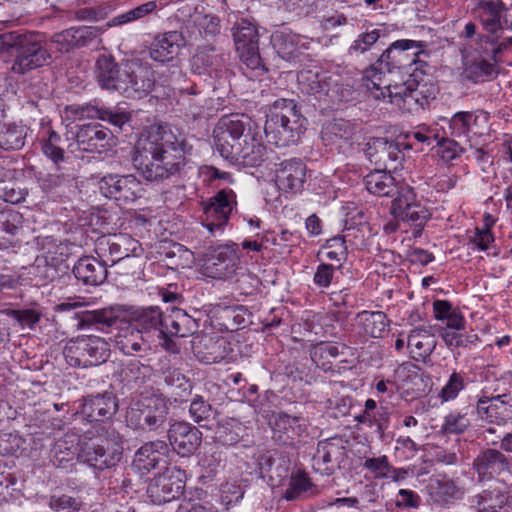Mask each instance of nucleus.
Wrapping results in <instances>:
<instances>
[{
  "label": "nucleus",
  "mask_w": 512,
  "mask_h": 512,
  "mask_svg": "<svg viewBox=\"0 0 512 512\" xmlns=\"http://www.w3.org/2000/svg\"><path fill=\"white\" fill-rule=\"evenodd\" d=\"M190 151L184 135L168 125H152L140 133L132 163L147 181L160 182L180 175Z\"/></svg>",
  "instance_id": "1"
},
{
  "label": "nucleus",
  "mask_w": 512,
  "mask_h": 512,
  "mask_svg": "<svg viewBox=\"0 0 512 512\" xmlns=\"http://www.w3.org/2000/svg\"><path fill=\"white\" fill-rule=\"evenodd\" d=\"M426 43L410 39H400L391 43L379 56L377 61L362 71L363 85L368 89L381 90L386 73L405 71L411 73L410 68L424 63L421 56L428 57L424 50Z\"/></svg>",
  "instance_id": "2"
},
{
  "label": "nucleus",
  "mask_w": 512,
  "mask_h": 512,
  "mask_svg": "<svg viewBox=\"0 0 512 512\" xmlns=\"http://www.w3.org/2000/svg\"><path fill=\"white\" fill-rule=\"evenodd\" d=\"M0 50L14 51L11 71L19 75L43 67L51 59L45 34L35 31H10L0 34Z\"/></svg>",
  "instance_id": "3"
},
{
  "label": "nucleus",
  "mask_w": 512,
  "mask_h": 512,
  "mask_svg": "<svg viewBox=\"0 0 512 512\" xmlns=\"http://www.w3.org/2000/svg\"><path fill=\"white\" fill-rule=\"evenodd\" d=\"M306 118L293 99H277L268 109L264 133L278 147L296 144L305 131Z\"/></svg>",
  "instance_id": "4"
},
{
  "label": "nucleus",
  "mask_w": 512,
  "mask_h": 512,
  "mask_svg": "<svg viewBox=\"0 0 512 512\" xmlns=\"http://www.w3.org/2000/svg\"><path fill=\"white\" fill-rule=\"evenodd\" d=\"M97 438L85 437L80 442L78 461L97 471L115 467L123 453V438L112 425L97 426Z\"/></svg>",
  "instance_id": "5"
},
{
  "label": "nucleus",
  "mask_w": 512,
  "mask_h": 512,
  "mask_svg": "<svg viewBox=\"0 0 512 512\" xmlns=\"http://www.w3.org/2000/svg\"><path fill=\"white\" fill-rule=\"evenodd\" d=\"M384 87L388 91L389 102L410 114L428 108L439 92L434 81L418 68L411 71L410 78L404 83Z\"/></svg>",
  "instance_id": "6"
},
{
  "label": "nucleus",
  "mask_w": 512,
  "mask_h": 512,
  "mask_svg": "<svg viewBox=\"0 0 512 512\" xmlns=\"http://www.w3.org/2000/svg\"><path fill=\"white\" fill-rule=\"evenodd\" d=\"M252 121L245 114H230L221 117L213 130L214 145L222 158L229 161L242 145Z\"/></svg>",
  "instance_id": "7"
},
{
  "label": "nucleus",
  "mask_w": 512,
  "mask_h": 512,
  "mask_svg": "<svg viewBox=\"0 0 512 512\" xmlns=\"http://www.w3.org/2000/svg\"><path fill=\"white\" fill-rule=\"evenodd\" d=\"M63 355L67 364L72 367L98 366L109 358L110 346L101 337H77L66 343Z\"/></svg>",
  "instance_id": "8"
},
{
  "label": "nucleus",
  "mask_w": 512,
  "mask_h": 512,
  "mask_svg": "<svg viewBox=\"0 0 512 512\" xmlns=\"http://www.w3.org/2000/svg\"><path fill=\"white\" fill-rule=\"evenodd\" d=\"M168 407L163 398L157 395L143 397L131 404L126 412L128 427L143 431H157L167 420Z\"/></svg>",
  "instance_id": "9"
},
{
  "label": "nucleus",
  "mask_w": 512,
  "mask_h": 512,
  "mask_svg": "<svg viewBox=\"0 0 512 512\" xmlns=\"http://www.w3.org/2000/svg\"><path fill=\"white\" fill-rule=\"evenodd\" d=\"M165 317L166 314L158 306L135 308L129 313V324L149 339V342L157 340L166 351L177 353V344L172 339H167L164 334Z\"/></svg>",
  "instance_id": "10"
},
{
  "label": "nucleus",
  "mask_w": 512,
  "mask_h": 512,
  "mask_svg": "<svg viewBox=\"0 0 512 512\" xmlns=\"http://www.w3.org/2000/svg\"><path fill=\"white\" fill-rule=\"evenodd\" d=\"M390 213L395 219L410 222L415 227V237L421 235L431 217L429 209L417 198L416 192L409 185L403 186L400 194L392 200Z\"/></svg>",
  "instance_id": "11"
},
{
  "label": "nucleus",
  "mask_w": 512,
  "mask_h": 512,
  "mask_svg": "<svg viewBox=\"0 0 512 512\" xmlns=\"http://www.w3.org/2000/svg\"><path fill=\"white\" fill-rule=\"evenodd\" d=\"M237 205L236 194L232 189H222L207 201L201 202L202 225L214 235L223 231L228 224L230 215Z\"/></svg>",
  "instance_id": "12"
},
{
  "label": "nucleus",
  "mask_w": 512,
  "mask_h": 512,
  "mask_svg": "<svg viewBox=\"0 0 512 512\" xmlns=\"http://www.w3.org/2000/svg\"><path fill=\"white\" fill-rule=\"evenodd\" d=\"M240 266L239 245L230 242L212 248L205 253L202 264L203 274L213 279H228Z\"/></svg>",
  "instance_id": "13"
},
{
  "label": "nucleus",
  "mask_w": 512,
  "mask_h": 512,
  "mask_svg": "<svg viewBox=\"0 0 512 512\" xmlns=\"http://www.w3.org/2000/svg\"><path fill=\"white\" fill-rule=\"evenodd\" d=\"M79 401L80 405L75 415L91 424L95 432L99 424L111 425L107 421L112 419L119 408L117 397L108 391L84 396Z\"/></svg>",
  "instance_id": "14"
},
{
  "label": "nucleus",
  "mask_w": 512,
  "mask_h": 512,
  "mask_svg": "<svg viewBox=\"0 0 512 512\" xmlns=\"http://www.w3.org/2000/svg\"><path fill=\"white\" fill-rule=\"evenodd\" d=\"M488 120L489 115L483 110L458 111L451 118H443L447 122L446 134L468 142L471 147L474 140L485 134Z\"/></svg>",
  "instance_id": "15"
},
{
  "label": "nucleus",
  "mask_w": 512,
  "mask_h": 512,
  "mask_svg": "<svg viewBox=\"0 0 512 512\" xmlns=\"http://www.w3.org/2000/svg\"><path fill=\"white\" fill-rule=\"evenodd\" d=\"M99 184L102 194L114 199L119 205L135 202L144 192L141 181L131 174H109L104 176Z\"/></svg>",
  "instance_id": "16"
},
{
  "label": "nucleus",
  "mask_w": 512,
  "mask_h": 512,
  "mask_svg": "<svg viewBox=\"0 0 512 512\" xmlns=\"http://www.w3.org/2000/svg\"><path fill=\"white\" fill-rule=\"evenodd\" d=\"M307 165L300 158L285 159L275 164L274 181L284 194L296 195L304 190L307 182Z\"/></svg>",
  "instance_id": "17"
},
{
  "label": "nucleus",
  "mask_w": 512,
  "mask_h": 512,
  "mask_svg": "<svg viewBox=\"0 0 512 512\" xmlns=\"http://www.w3.org/2000/svg\"><path fill=\"white\" fill-rule=\"evenodd\" d=\"M140 249L139 242L128 234L119 233L102 236L97 239L95 252L98 258L115 265L122 260H130Z\"/></svg>",
  "instance_id": "18"
},
{
  "label": "nucleus",
  "mask_w": 512,
  "mask_h": 512,
  "mask_svg": "<svg viewBox=\"0 0 512 512\" xmlns=\"http://www.w3.org/2000/svg\"><path fill=\"white\" fill-rule=\"evenodd\" d=\"M155 85L154 71L140 63L130 61L124 64L123 84L120 93L127 98H142L148 95Z\"/></svg>",
  "instance_id": "19"
},
{
  "label": "nucleus",
  "mask_w": 512,
  "mask_h": 512,
  "mask_svg": "<svg viewBox=\"0 0 512 512\" xmlns=\"http://www.w3.org/2000/svg\"><path fill=\"white\" fill-rule=\"evenodd\" d=\"M404 148H407L405 143L384 137H376L370 139L367 143L366 155L376 165L383 166L384 169L396 171L402 168V162L405 157Z\"/></svg>",
  "instance_id": "20"
},
{
  "label": "nucleus",
  "mask_w": 512,
  "mask_h": 512,
  "mask_svg": "<svg viewBox=\"0 0 512 512\" xmlns=\"http://www.w3.org/2000/svg\"><path fill=\"white\" fill-rule=\"evenodd\" d=\"M169 453L166 441H148L135 452L132 468L141 475H147L153 470L166 467Z\"/></svg>",
  "instance_id": "21"
},
{
  "label": "nucleus",
  "mask_w": 512,
  "mask_h": 512,
  "mask_svg": "<svg viewBox=\"0 0 512 512\" xmlns=\"http://www.w3.org/2000/svg\"><path fill=\"white\" fill-rule=\"evenodd\" d=\"M345 455L346 449L341 438L332 437L319 441L312 457V468L320 475H332Z\"/></svg>",
  "instance_id": "22"
},
{
  "label": "nucleus",
  "mask_w": 512,
  "mask_h": 512,
  "mask_svg": "<svg viewBox=\"0 0 512 512\" xmlns=\"http://www.w3.org/2000/svg\"><path fill=\"white\" fill-rule=\"evenodd\" d=\"M192 352L197 360L203 364L220 363L230 357L232 348L230 343L220 336L199 334L191 342Z\"/></svg>",
  "instance_id": "23"
},
{
  "label": "nucleus",
  "mask_w": 512,
  "mask_h": 512,
  "mask_svg": "<svg viewBox=\"0 0 512 512\" xmlns=\"http://www.w3.org/2000/svg\"><path fill=\"white\" fill-rule=\"evenodd\" d=\"M238 153L230 158L229 162L243 167H259L268 158V150L263 143L259 128L255 126L246 132L242 145L237 149Z\"/></svg>",
  "instance_id": "24"
},
{
  "label": "nucleus",
  "mask_w": 512,
  "mask_h": 512,
  "mask_svg": "<svg viewBox=\"0 0 512 512\" xmlns=\"http://www.w3.org/2000/svg\"><path fill=\"white\" fill-rule=\"evenodd\" d=\"M477 416L488 423L504 425L512 422V395H481L476 403Z\"/></svg>",
  "instance_id": "25"
},
{
  "label": "nucleus",
  "mask_w": 512,
  "mask_h": 512,
  "mask_svg": "<svg viewBox=\"0 0 512 512\" xmlns=\"http://www.w3.org/2000/svg\"><path fill=\"white\" fill-rule=\"evenodd\" d=\"M106 28V26L70 27L55 33L51 38V42L55 44L58 51L67 53L75 48L86 47L98 41Z\"/></svg>",
  "instance_id": "26"
},
{
  "label": "nucleus",
  "mask_w": 512,
  "mask_h": 512,
  "mask_svg": "<svg viewBox=\"0 0 512 512\" xmlns=\"http://www.w3.org/2000/svg\"><path fill=\"white\" fill-rule=\"evenodd\" d=\"M71 136L67 135V140H74L69 144V148L73 145L78 150L85 152H101L112 139L111 131L100 124H86L77 127L75 132L70 131Z\"/></svg>",
  "instance_id": "27"
},
{
  "label": "nucleus",
  "mask_w": 512,
  "mask_h": 512,
  "mask_svg": "<svg viewBox=\"0 0 512 512\" xmlns=\"http://www.w3.org/2000/svg\"><path fill=\"white\" fill-rule=\"evenodd\" d=\"M167 434L169 447L181 457L193 455L202 443V432L185 421L171 424Z\"/></svg>",
  "instance_id": "28"
},
{
  "label": "nucleus",
  "mask_w": 512,
  "mask_h": 512,
  "mask_svg": "<svg viewBox=\"0 0 512 512\" xmlns=\"http://www.w3.org/2000/svg\"><path fill=\"white\" fill-rule=\"evenodd\" d=\"M473 470L480 482L497 479L501 474L510 473L508 457L498 449L485 448L473 460Z\"/></svg>",
  "instance_id": "29"
},
{
  "label": "nucleus",
  "mask_w": 512,
  "mask_h": 512,
  "mask_svg": "<svg viewBox=\"0 0 512 512\" xmlns=\"http://www.w3.org/2000/svg\"><path fill=\"white\" fill-rule=\"evenodd\" d=\"M306 431L307 426L303 418L280 413L272 427V438L280 445L295 447Z\"/></svg>",
  "instance_id": "30"
},
{
  "label": "nucleus",
  "mask_w": 512,
  "mask_h": 512,
  "mask_svg": "<svg viewBox=\"0 0 512 512\" xmlns=\"http://www.w3.org/2000/svg\"><path fill=\"white\" fill-rule=\"evenodd\" d=\"M185 45V39L180 31H169L157 34L149 46V55L157 62H169L175 59L181 48Z\"/></svg>",
  "instance_id": "31"
},
{
  "label": "nucleus",
  "mask_w": 512,
  "mask_h": 512,
  "mask_svg": "<svg viewBox=\"0 0 512 512\" xmlns=\"http://www.w3.org/2000/svg\"><path fill=\"white\" fill-rule=\"evenodd\" d=\"M107 261L93 256H83L74 264L72 272L85 286H99L107 279Z\"/></svg>",
  "instance_id": "32"
},
{
  "label": "nucleus",
  "mask_w": 512,
  "mask_h": 512,
  "mask_svg": "<svg viewBox=\"0 0 512 512\" xmlns=\"http://www.w3.org/2000/svg\"><path fill=\"white\" fill-rule=\"evenodd\" d=\"M78 329H86L96 327L105 330L109 328H119L123 322V313L120 307H106L102 309L83 311L77 313Z\"/></svg>",
  "instance_id": "33"
},
{
  "label": "nucleus",
  "mask_w": 512,
  "mask_h": 512,
  "mask_svg": "<svg viewBox=\"0 0 512 512\" xmlns=\"http://www.w3.org/2000/svg\"><path fill=\"white\" fill-rule=\"evenodd\" d=\"M507 11L501 0H480L475 8V13L490 36L500 37L503 31V17Z\"/></svg>",
  "instance_id": "34"
},
{
  "label": "nucleus",
  "mask_w": 512,
  "mask_h": 512,
  "mask_svg": "<svg viewBox=\"0 0 512 512\" xmlns=\"http://www.w3.org/2000/svg\"><path fill=\"white\" fill-rule=\"evenodd\" d=\"M124 66L121 68L111 55H99L94 67V76L102 89L118 91L123 84Z\"/></svg>",
  "instance_id": "35"
},
{
  "label": "nucleus",
  "mask_w": 512,
  "mask_h": 512,
  "mask_svg": "<svg viewBox=\"0 0 512 512\" xmlns=\"http://www.w3.org/2000/svg\"><path fill=\"white\" fill-rule=\"evenodd\" d=\"M185 487L184 481L177 476L159 475L155 477L147 488V493L155 504H163L179 498Z\"/></svg>",
  "instance_id": "36"
},
{
  "label": "nucleus",
  "mask_w": 512,
  "mask_h": 512,
  "mask_svg": "<svg viewBox=\"0 0 512 512\" xmlns=\"http://www.w3.org/2000/svg\"><path fill=\"white\" fill-rule=\"evenodd\" d=\"M386 170L376 169L371 171L364 177V184L369 193L379 197H391L394 199L400 194L402 187L407 184L396 181L390 172Z\"/></svg>",
  "instance_id": "37"
},
{
  "label": "nucleus",
  "mask_w": 512,
  "mask_h": 512,
  "mask_svg": "<svg viewBox=\"0 0 512 512\" xmlns=\"http://www.w3.org/2000/svg\"><path fill=\"white\" fill-rule=\"evenodd\" d=\"M79 436L76 433H66L53 445L50 453L51 462L57 468L69 469L78 460L77 445L80 447Z\"/></svg>",
  "instance_id": "38"
},
{
  "label": "nucleus",
  "mask_w": 512,
  "mask_h": 512,
  "mask_svg": "<svg viewBox=\"0 0 512 512\" xmlns=\"http://www.w3.org/2000/svg\"><path fill=\"white\" fill-rule=\"evenodd\" d=\"M227 55L214 46L199 47L190 60L192 71L198 75L218 73L225 66Z\"/></svg>",
  "instance_id": "39"
},
{
  "label": "nucleus",
  "mask_w": 512,
  "mask_h": 512,
  "mask_svg": "<svg viewBox=\"0 0 512 512\" xmlns=\"http://www.w3.org/2000/svg\"><path fill=\"white\" fill-rule=\"evenodd\" d=\"M436 344L435 334L427 326L414 328L407 337V348L415 361H425L433 353Z\"/></svg>",
  "instance_id": "40"
},
{
  "label": "nucleus",
  "mask_w": 512,
  "mask_h": 512,
  "mask_svg": "<svg viewBox=\"0 0 512 512\" xmlns=\"http://www.w3.org/2000/svg\"><path fill=\"white\" fill-rule=\"evenodd\" d=\"M426 490L431 501L440 506L452 504L460 500L464 495V490L446 476L431 478L426 486Z\"/></svg>",
  "instance_id": "41"
},
{
  "label": "nucleus",
  "mask_w": 512,
  "mask_h": 512,
  "mask_svg": "<svg viewBox=\"0 0 512 512\" xmlns=\"http://www.w3.org/2000/svg\"><path fill=\"white\" fill-rule=\"evenodd\" d=\"M198 322L182 309H173L166 314L164 320V334L167 339L171 337H188L197 332Z\"/></svg>",
  "instance_id": "42"
},
{
  "label": "nucleus",
  "mask_w": 512,
  "mask_h": 512,
  "mask_svg": "<svg viewBox=\"0 0 512 512\" xmlns=\"http://www.w3.org/2000/svg\"><path fill=\"white\" fill-rule=\"evenodd\" d=\"M356 325L366 337L382 338L388 331L389 319L382 311H361L356 316Z\"/></svg>",
  "instance_id": "43"
},
{
  "label": "nucleus",
  "mask_w": 512,
  "mask_h": 512,
  "mask_svg": "<svg viewBox=\"0 0 512 512\" xmlns=\"http://www.w3.org/2000/svg\"><path fill=\"white\" fill-rule=\"evenodd\" d=\"M323 92L321 95L327 96L331 102H341L349 94L354 86L351 78L344 77L340 71H330L324 73L322 80Z\"/></svg>",
  "instance_id": "44"
},
{
  "label": "nucleus",
  "mask_w": 512,
  "mask_h": 512,
  "mask_svg": "<svg viewBox=\"0 0 512 512\" xmlns=\"http://www.w3.org/2000/svg\"><path fill=\"white\" fill-rule=\"evenodd\" d=\"M219 325L227 331H235L244 328L248 324L250 313L242 305L222 306L217 305L214 310Z\"/></svg>",
  "instance_id": "45"
},
{
  "label": "nucleus",
  "mask_w": 512,
  "mask_h": 512,
  "mask_svg": "<svg viewBox=\"0 0 512 512\" xmlns=\"http://www.w3.org/2000/svg\"><path fill=\"white\" fill-rule=\"evenodd\" d=\"M362 28H365V30L355 38L348 48V54L350 56L363 55L367 51L371 50L381 38H385L387 36V30L383 25L381 27L374 28L371 23L365 21Z\"/></svg>",
  "instance_id": "46"
},
{
  "label": "nucleus",
  "mask_w": 512,
  "mask_h": 512,
  "mask_svg": "<svg viewBox=\"0 0 512 512\" xmlns=\"http://www.w3.org/2000/svg\"><path fill=\"white\" fill-rule=\"evenodd\" d=\"M162 8V4L159 1L151 0L142 3L133 9L126 11L113 17L111 20L106 22V27L122 26L137 21L147 20L152 15H157V12Z\"/></svg>",
  "instance_id": "47"
},
{
  "label": "nucleus",
  "mask_w": 512,
  "mask_h": 512,
  "mask_svg": "<svg viewBox=\"0 0 512 512\" xmlns=\"http://www.w3.org/2000/svg\"><path fill=\"white\" fill-rule=\"evenodd\" d=\"M66 404H52L53 410L46 408L44 410L36 409L33 416L34 424L42 429L43 433L53 434L58 431H62L66 426V421L63 417L55 415L63 408Z\"/></svg>",
  "instance_id": "48"
},
{
  "label": "nucleus",
  "mask_w": 512,
  "mask_h": 512,
  "mask_svg": "<svg viewBox=\"0 0 512 512\" xmlns=\"http://www.w3.org/2000/svg\"><path fill=\"white\" fill-rule=\"evenodd\" d=\"M29 128L22 123L3 124L0 130V148L6 151L20 150L26 143Z\"/></svg>",
  "instance_id": "49"
},
{
  "label": "nucleus",
  "mask_w": 512,
  "mask_h": 512,
  "mask_svg": "<svg viewBox=\"0 0 512 512\" xmlns=\"http://www.w3.org/2000/svg\"><path fill=\"white\" fill-rule=\"evenodd\" d=\"M433 316L437 321L445 323L440 328H459L466 323L459 307L453 306L448 300L437 299L432 304Z\"/></svg>",
  "instance_id": "50"
},
{
  "label": "nucleus",
  "mask_w": 512,
  "mask_h": 512,
  "mask_svg": "<svg viewBox=\"0 0 512 512\" xmlns=\"http://www.w3.org/2000/svg\"><path fill=\"white\" fill-rule=\"evenodd\" d=\"M149 343V339L134 329L131 324L125 329H121L115 336L116 347L126 355H133L144 350V347H149Z\"/></svg>",
  "instance_id": "51"
},
{
  "label": "nucleus",
  "mask_w": 512,
  "mask_h": 512,
  "mask_svg": "<svg viewBox=\"0 0 512 512\" xmlns=\"http://www.w3.org/2000/svg\"><path fill=\"white\" fill-rule=\"evenodd\" d=\"M271 41L278 55L285 60L295 58L302 46L300 36L291 31H275Z\"/></svg>",
  "instance_id": "52"
},
{
  "label": "nucleus",
  "mask_w": 512,
  "mask_h": 512,
  "mask_svg": "<svg viewBox=\"0 0 512 512\" xmlns=\"http://www.w3.org/2000/svg\"><path fill=\"white\" fill-rule=\"evenodd\" d=\"M163 379L175 402H182L192 389L191 381L178 368L169 367L163 372Z\"/></svg>",
  "instance_id": "53"
},
{
  "label": "nucleus",
  "mask_w": 512,
  "mask_h": 512,
  "mask_svg": "<svg viewBox=\"0 0 512 512\" xmlns=\"http://www.w3.org/2000/svg\"><path fill=\"white\" fill-rule=\"evenodd\" d=\"M438 333L445 345L452 348H467L479 341L476 333L466 331V323L459 328H439Z\"/></svg>",
  "instance_id": "54"
},
{
  "label": "nucleus",
  "mask_w": 512,
  "mask_h": 512,
  "mask_svg": "<svg viewBox=\"0 0 512 512\" xmlns=\"http://www.w3.org/2000/svg\"><path fill=\"white\" fill-rule=\"evenodd\" d=\"M340 355L339 346L336 343L322 341L312 346L310 350L311 360L324 371L332 370L333 361Z\"/></svg>",
  "instance_id": "55"
},
{
  "label": "nucleus",
  "mask_w": 512,
  "mask_h": 512,
  "mask_svg": "<svg viewBox=\"0 0 512 512\" xmlns=\"http://www.w3.org/2000/svg\"><path fill=\"white\" fill-rule=\"evenodd\" d=\"M354 135L355 128L353 124L344 119H335L329 122L321 131L323 141L328 144H335L339 140L350 141Z\"/></svg>",
  "instance_id": "56"
},
{
  "label": "nucleus",
  "mask_w": 512,
  "mask_h": 512,
  "mask_svg": "<svg viewBox=\"0 0 512 512\" xmlns=\"http://www.w3.org/2000/svg\"><path fill=\"white\" fill-rule=\"evenodd\" d=\"M506 495L497 489L483 490L474 496L477 512H501L507 505Z\"/></svg>",
  "instance_id": "57"
},
{
  "label": "nucleus",
  "mask_w": 512,
  "mask_h": 512,
  "mask_svg": "<svg viewBox=\"0 0 512 512\" xmlns=\"http://www.w3.org/2000/svg\"><path fill=\"white\" fill-rule=\"evenodd\" d=\"M233 39L236 50L259 44L256 26L246 19L238 20L233 27Z\"/></svg>",
  "instance_id": "58"
},
{
  "label": "nucleus",
  "mask_w": 512,
  "mask_h": 512,
  "mask_svg": "<svg viewBox=\"0 0 512 512\" xmlns=\"http://www.w3.org/2000/svg\"><path fill=\"white\" fill-rule=\"evenodd\" d=\"M245 432L246 427L242 423L231 419L217 428L215 440L222 446H234L242 440Z\"/></svg>",
  "instance_id": "59"
},
{
  "label": "nucleus",
  "mask_w": 512,
  "mask_h": 512,
  "mask_svg": "<svg viewBox=\"0 0 512 512\" xmlns=\"http://www.w3.org/2000/svg\"><path fill=\"white\" fill-rule=\"evenodd\" d=\"M468 382L467 373L464 371L453 370L449 375L444 386L438 393V398L441 402H450L455 400L461 391L466 388Z\"/></svg>",
  "instance_id": "60"
},
{
  "label": "nucleus",
  "mask_w": 512,
  "mask_h": 512,
  "mask_svg": "<svg viewBox=\"0 0 512 512\" xmlns=\"http://www.w3.org/2000/svg\"><path fill=\"white\" fill-rule=\"evenodd\" d=\"M325 71L303 69L297 75L299 87L303 93L321 95L323 92L322 80Z\"/></svg>",
  "instance_id": "61"
},
{
  "label": "nucleus",
  "mask_w": 512,
  "mask_h": 512,
  "mask_svg": "<svg viewBox=\"0 0 512 512\" xmlns=\"http://www.w3.org/2000/svg\"><path fill=\"white\" fill-rule=\"evenodd\" d=\"M61 142V136L51 127L48 128L46 136H43L41 140L43 154L55 164L64 160V148L61 146Z\"/></svg>",
  "instance_id": "62"
},
{
  "label": "nucleus",
  "mask_w": 512,
  "mask_h": 512,
  "mask_svg": "<svg viewBox=\"0 0 512 512\" xmlns=\"http://www.w3.org/2000/svg\"><path fill=\"white\" fill-rule=\"evenodd\" d=\"M495 74V66L485 59H475L464 70L466 79L473 83L484 82Z\"/></svg>",
  "instance_id": "63"
},
{
  "label": "nucleus",
  "mask_w": 512,
  "mask_h": 512,
  "mask_svg": "<svg viewBox=\"0 0 512 512\" xmlns=\"http://www.w3.org/2000/svg\"><path fill=\"white\" fill-rule=\"evenodd\" d=\"M48 505L55 512H80L86 507L81 497H73L67 494L50 496Z\"/></svg>",
  "instance_id": "64"
}]
</instances>
